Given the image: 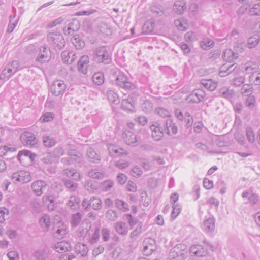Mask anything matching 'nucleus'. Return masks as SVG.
Instances as JSON below:
<instances>
[{
	"mask_svg": "<svg viewBox=\"0 0 260 260\" xmlns=\"http://www.w3.org/2000/svg\"><path fill=\"white\" fill-rule=\"evenodd\" d=\"M246 134L247 140L250 143H253L255 141V135L251 127H246Z\"/></svg>",
	"mask_w": 260,
	"mask_h": 260,
	"instance_id": "56",
	"label": "nucleus"
},
{
	"mask_svg": "<svg viewBox=\"0 0 260 260\" xmlns=\"http://www.w3.org/2000/svg\"><path fill=\"white\" fill-rule=\"evenodd\" d=\"M47 186V184L43 181L37 180L31 184L33 192L37 196H41L43 193V190Z\"/></svg>",
	"mask_w": 260,
	"mask_h": 260,
	"instance_id": "19",
	"label": "nucleus"
},
{
	"mask_svg": "<svg viewBox=\"0 0 260 260\" xmlns=\"http://www.w3.org/2000/svg\"><path fill=\"white\" fill-rule=\"evenodd\" d=\"M121 107L124 110L132 112L135 111L131 99H123L121 102Z\"/></svg>",
	"mask_w": 260,
	"mask_h": 260,
	"instance_id": "35",
	"label": "nucleus"
},
{
	"mask_svg": "<svg viewBox=\"0 0 260 260\" xmlns=\"http://www.w3.org/2000/svg\"><path fill=\"white\" fill-rule=\"evenodd\" d=\"M88 176L94 179H102L104 176V173L103 171L95 168L89 171Z\"/></svg>",
	"mask_w": 260,
	"mask_h": 260,
	"instance_id": "38",
	"label": "nucleus"
},
{
	"mask_svg": "<svg viewBox=\"0 0 260 260\" xmlns=\"http://www.w3.org/2000/svg\"><path fill=\"white\" fill-rule=\"evenodd\" d=\"M107 97L109 102L114 105H118L120 103L118 94L113 90H108L107 92Z\"/></svg>",
	"mask_w": 260,
	"mask_h": 260,
	"instance_id": "31",
	"label": "nucleus"
},
{
	"mask_svg": "<svg viewBox=\"0 0 260 260\" xmlns=\"http://www.w3.org/2000/svg\"><path fill=\"white\" fill-rule=\"evenodd\" d=\"M114 228L116 232L121 236H126L128 232L127 224L123 221L116 222L115 224Z\"/></svg>",
	"mask_w": 260,
	"mask_h": 260,
	"instance_id": "20",
	"label": "nucleus"
},
{
	"mask_svg": "<svg viewBox=\"0 0 260 260\" xmlns=\"http://www.w3.org/2000/svg\"><path fill=\"white\" fill-rule=\"evenodd\" d=\"M252 92L253 88L250 84H244L241 89V93L242 94L250 95Z\"/></svg>",
	"mask_w": 260,
	"mask_h": 260,
	"instance_id": "54",
	"label": "nucleus"
},
{
	"mask_svg": "<svg viewBox=\"0 0 260 260\" xmlns=\"http://www.w3.org/2000/svg\"><path fill=\"white\" fill-rule=\"evenodd\" d=\"M115 204L116 207L118 209L123 211V212H126L129 210L128 205L122 200H120L119 199H116L115 200Z\"/></svg>",
	"mask_w": 260,
	"mask_h": 260,
	"instance_id": "39",
	"label": "nucleus"
},
{
	"mask_svg": "<svg viewBox=\"0 0 260 260\" xmlns=\"http://www.w3.org/2000/svg\"><path fill=\"white\" fill-rule=\"evenodd\" d=\"M51 153L56 160L63 154L64 151L61 147H57Z\"/></svg>",
	"mask_w": 260,
	"mask_h": 260,
	"instance_id": "62",
	"label": "nucleus"
},
{
	"mask_svg": "<svg viewBox=\"0 0 260 260\" xmlns=\"http://www.w3.org/2000/svg\"><path fill=\"white\" fill-rule=\"evenodd\" d=\"M85 188L89 191H94L98 188V182L93 181H88L85 184Z\"/></svg>",
	"mask_w": 260,
	"mask_h": 260,
	"instance_id": "51",
	"label": "nucleus"
},
{
	"mask_svg": "<svg viewBox=\"0 0 260 260\" xmlns=\"http://www.w3.org/2000/svg\"><path fill=\"white\" fill-rule=\"evenodd\" d=\"M175 26L181 31H184L188 27L187 21L183 19H177L174 21Z\"/></svg>",
	"mask_w": 260,
	"mask_h": 260,
	"instance_id": "37",
	"label": "nucleus"
},
{
	"mask_svg": "<svg viewBox=\"0 0 260 260\" xmlns=\"http://www.w3.org/2000/svg\"><path fill=\"white\" fill-rule=\"evenodd\" d=\"M93 82L98 85H102L104 82V74L102 72H97L92 76Z\"/></svg>",
	"mask_w": 260,
	"mask_h": 260,
	"instance_id": "41",
	"label": "nucleus"
},
{
	"mask_svg": "<svg viewBox=\"0 0 260 260\" xmlns=\"http://www.w3.org/2000/svg\"><path fill=\"white\" fill-rule=\"evenodd\" d=\"M31 179L30 173L23 170L14 172L11 175V179L14 183H26L30 182Z\"/></svg>",
	"mask_w": 260,
	"mask_h": 260,
	"instance_id": "4",
	"label": "nucleus"
},
{
	"mask_svg": "<svg viewBox=\"0 0 260 260\" xmlns=\"http://www.w3.org/2000/svg\"><path fill=\"white\" fill-rule=\"evenodd\" d=\"M201 83L206 89L210 91L214 90L217 86V82L212 79H203Z\"/></svg>",
	"mask_w": 260,
	"mask_h": 260,
	"instance_id": "26",
	"label": "nucleus"
},
{
	"mask_svg": "<svg viewBox=\"0 0 260 260\" xmlns=\"http://www.w3.org/2000/svg\"><path fill=\"white\" fill-rule=\"evenodd\" d=\"M205 96V93L202 90H196L188 97L189 102L198 103L201 102Z\"/></svg>",
	"mask_w": 260,
	"mask_h": 260,
	"instance_id": "16",
	"label": "nucleus"
},
{
	"mask_svg": "<svg viewBox=\"0 0 260 260\" xmlns=\"http://www.w3.org/2000/svg\"><path fill=\"white\" fill-rule=\"evenodd\" d=\"M66 85L64 82L62 80H56L51 85L50 90L51 93L55 95L59 96L62 95L66 90Z\"/></svg>",
	"mask_w": 260,
	"mask_h": 260,
	"instance_id": "9",
	"label": "nucleus"
},
{
	"mask_svg": "<svg viewBox=\"0 0 260 260\" xmlns=\"http://www.w3.org/2000/svg\"><path fill=\"white\" fill-rule=\"evenodd\" d=\"M52 248L57 252L62 253L71 250L72 246L69 242L62 241L54 244Z\"/></svg>",
	"mask_w": 260,
	"mask_h": 260,
	"instance_id": "12",
	"label": "nucleus"
},
{
	"mask_svg": "<svg viewBox=\"0 0 260 260\" xmlns=\"http://www.w3.org/2000/svg\"><path fill=\"white\" fill-rule=\"evenodd\" d=\"M91 232H92V236L88 239V241L90 243L92 244L96 242L99 239V229L98 228H95L94 230L87 231V233H88L89 235L91 234Z\"/></svg>",
	"mask_w": 260,
	"mask_h": 260,
	"instance_id": "32",
	"label": "nucleus"
},
{
	"mask_svg": "<svg viewBox=\"0 0 260 260\" xmlns=\"http://www.w3.org/2000/svg\"><path fill=\"white\" fill-rule=\"evenodd\" d=\"M260 37L258 35H254L250 37L248 40V46L250 48L255 47L259 43Z\"/></svg>",
	"mask_w": 260,
	"mask_h": 260,
	"instance_id": "46",
	"label": "nucleus"
},
{
	"mask_svg": "<svg viewBox=\"0 0 260 260\" xmlns=\"http://www.w3.org/2000/svg\"><path fill=\"white\" fill-rule=\"evenodd\" d=\"M215 218L212 216H206L203 225V229L207 233H211L215 229Z\"/></svg>",
	"mask_w": 260,
	"mask_h": 260,
	"instance_id": "13",
	"label": "nucleus"
},
{
	"mask_svg": "<svg viewBox=\"0 0 260 260\" xmlns=\"http://www.w3.org/2000/svg\"><path fill=\"white\" fill-rule=\"evenodd\" d=\"M39 223L42 228L48 230L50 226V219L49 216L47 214L43 215L39 220Z\"/></svg>",
	"mask_w": 260,
	"mask_h": 260,
	"instance_id": "34",
	"label": "nucleus"
},
{
	"mask_svg": "<svg viewBox=\"0 0 260 260\" xmlns=\"http://www.w3.org/2000/svg\"><path fill=\"white\" fill-rule=\"evenodd\" d=\"M14 74L15 70H13L10 69V68L7 66L6 68L3 70L0 75V79L1 80H8Z\"/></svg>",
	"mask_w": 260,
	"mask_h": 260,
	"instance_id": "36",
	"label": "nucleus"
},
{
	"mask_svg": "<svg viewBox=\"0 0 260 260\" xmlns=\"http://www.w3.org/2000/svg\"><path fill=\"white\" fill-rule=\"evenodd\" d=\"M20 139L22 144L28 147H31L37 144L38 140L35 135L30 132H25L21 134Z\"/></svg>",
	"mask_w": 260,
	"mask_h": 260,
	"instance_id": "6",
	"label": "nucleus"
},
{
	"mask_svg": "<svg viewBox=\"0 0 260 260\" xmlns=\"http://www.w3.org/2000/svg\"><path fill=\"white\" fill-rule=\"evenodd\" d=\"M165 129L167 130V133L169 135H175L177 132L176 125L172 123L170 119L166 120Z\"/></svg>",
	"mask_w": 260,
	"mask_h": 260,
	"instance_id": "29",
	"label": "nucleus"
},
{
	"mask_svg": "<svg viewBox=\"0 0 260 260\" xmlns=\"http://www.w3.org/2000/svg\"><path fill=\"white\" fill-rule=\"evenodd\" d=\"M186 253V245L179 243L171 249L169 253V257L171 260H184Z\"/></svg>",
	"mask_w": 260,
	"mask_h": 260,
	"instance_id": "1",
	"label": "nucleus"
},
{
	"mask_svg": "<svg viewBox=\"0 0 260 260\" xmlns=\"http://www.w3.org/2000/svg\"><path fill=\"white\" fill-rule=\"evenodd\" d=\"M142 223L141 222H139L137 226L132 232L130 234V238L131 239H134L139 235H140L142 232Z\"/></svg>",
	"mask_w": 260,
	"mask_h": 260,
	"instance_id": "59",
	"label": "nucleus"
},
{
	"mask_svg": "<svg viewBox=\"0 0 260 260\" xmlns=\"http://www.w3.org/2000/svg\"><path fill=\"white\" fill-rule=\"evenodd\" d=\"M242 197H247L248 200L252 204H255L258 201V196L256 194L247 191H244L242 194Z\"/></svg>",
	"mask_w": 260,
	"mask_h": 260,
	"instance_id": "40",
	"label": "nucleus"
},
{
	"mask_svg": "<svg viewBox=\"0 0 260 260\" xmlns=\"http://www.w3.org/2000/svg\"><path fill=\"white\" fill-rule=\"evenodd\" d=\"M75 251L77 254L81 256H85L88 252V248L86 244L78 243L75 246Z\"/></svg>",
	"mask_w": 260,
	"mask_h": 260,
	"instance_id": "23",
	"label": "nucleus"
},
{
	"mask_svg": "<svg viewBox=\"0 0 260 260\" xmlns=\"http://www.w3.org/2000/svg\"><path fill=\"white\" fill-rule=\"evenodd\" d=\"M54 230V236L59 239L63 238L68 233L67 225L61 222L55 225Z\"/></svg>",
	"mask_w": 260,
	"mask_h": 260,
	"instance_id": "14",
	"label": "nucleus"
},
{
	"mask_svg": "<svg viewBox=\"0 0 260 260\" xmlns=\"http://www.w3.org/2000/svg\"><path fill=\"white\" fill-rule=\"evenodd\" d=\"M214 44V41L208 38L205 39L201 42V46L205 50H207L212 47Z\"/></svg>",
	"mask_w": 260,
	"mask_h": 260,
	"instance_id": "49",
	"label": "nucleus"
},
{
	"mask_svg": "<svg viewBox=\"0 0 260 260\" xmlns=\"http://www.w3.org/2000/svg\"><path fill=\"white\" fill-rule=\"evenodd\" d=\"M190 252L198 257L205 256L207 251L201 245H192L190 247Z\"/></svg>",
	"mask_w": 260,
	"mask_h": 260,
	"instance_id": "21",
	"label": "nucleus"
},
{
	"mask_svg": "<svg viewBox=\"0 0 260 260\" xmlns=\"http://www.w3.org/2000/svg\"><path fill=\"white\" fill-rule=\"evenodd\" d=\"M156 247L155 241L153 239H145L143 242V252L144 254L149 255L155 250Z\"/></svg>",
	"mask_w": 260,
	"mask_h": 260,
	"instance_id": "10",
	"label": "nucleus"
},
{
	"mask_svg": "<svg viewBox=\"0 0 260 260\" xmlns=\"http://www.w3.org/2000/svg\"><path fill=\"white\" fill-rule=\"evenodd\" d=\"M50 58V49L45 46H41L39 48V52L36 58V61L42 64L48 61Z\"/></svg>",
	"mask_w": 260,
	"mask_h": 260,
	"instance_id": "8",
	"label": "nucleus"
},
{
	"mask_svg": "<svg viewBox=\"0 0 260 260\" xmlns=\"http://www.w3.org/2000/svg\"><path fill=\"white\" fill-rule=\"evenodd\" d=\"M154 23L151 21L146 22L143 27V32L144 34H149L152 32L154 28Z\"/></svg>",
	"mask_w": 260,
	"mask_h": 260,
	"instance_id": "45",
	"label": "nucleus"
},
{
	"mask_svg": "<svg viewBox=\"0 0 260 260\" xmlns=\"http://www.w3.org/2000/svg\"><path fill=\"white\" fill-rule=\"evenodd\" d=\"M115 81L118 86L123 89L132 90L135 88V85L129 81L128 77L123 73H118Z\"/></svg>",
	"mask_w": 260,
	"mask_h": 260,
	"instance_id": "5",
	"label": "nucleus"
},
{
	"mask_svg": "<svg viewBox=\"0 0 260 260\" xmlns=\"http://www.w3.org/2000/svg\"><path fill=\"white\" fill-rule=\"evenodd\" d=\"M223 58L228 62H232L238 57V54L231 49H226L223 54Z\"/></svg>",
	"mask_w": 260,
	"mask_h": 260,
	"instance_id": "27",
	"label": "nucleus"
},
{
	"mask_svg": "<svg viewBox=\"0 0 260 260\" xmlns=\"http://www.w3.org/2000/svg\"><path fill=\"white\" fill-rule=\"evenodd\" d=\"M63 182L66 187L68 188L70 191L73 192L76 190L78 186L77 183L68 179H64Z\"/></svg>",
	"mask_w": 260,
	"mask_h": 260,
	"instance_id": "43",
	"label": "nucleus"
},
{
	"mask_svg": "<svg viewBox=\"0 0 260 260\" xmlns=\"http://www.w3.org/2000/svg\"><path fill=\"white\" fill-rule=\"evenodd\" d=\"M89 205L94 210H99L102 207V202L99 197L93 196L90 199Z\"/></svg>",
	"mask_w": 260,
	"mask_h": 260,
	"instance_id": "30",
	"label": "nucleus"
},
{
	"mask_svg": "<svg viewBox=\"0 0 260 260\" xmlns=\"http://www.w3.org/2000/svg\"><path fill=\"white\" fill-rule=\"evenodd\" d=\"M95 60L98 62L105 64H109L111 62V58L106 47L101 46L96 49Z\"/></svg>",
	"mask_w": 260,
	"mask_h": 260,
	"instance_id": "3",
	"label": "nucleus"
},
{
	"mask_svg": "<svg viewBox=\"0 0 260 260\" xmlns=\"http://www.w3.org/2000/svg\"><path fill=\"white\" fill-rule=\"evenodd\" d=\"M113 185L114 182L112 180H109L103 182L101 184V187L103 191H107L110 190Z\"/></svg>",
	"mask_w": 260,
	"mask_h": 260,
	"instance_id": "61",
	"label": "nucleus"
},
{
	"mask_svg": "<svg viewBox=\"0 0 260 260\" xmlns=\"http://www.w3.org/2000/svg\"><path fill=\"white\" fill-rule=\"evenodd\" d=\"M150 129L152 138L156 141H159L163 136V129L157 123L152 124Z\"/></svg>",
	"mask_w": 260,
	"mask_h": 260,
	"instance_id": "15",
	"label": "nucleus"
},
{
	"mask_svg": "<svg viewBox=\"0 0 260 260\" xmlns=\"http://www.w3.org/2000/svg\"><path fill=\"white\" fill-rule=\"evenodd\" d=\"M249 13L252 16L260 15V3L254 5L249 10Z\"/></svg>",
	"mask_w": 260,
	"mask_h": 260,
	"instance_id": "53",
	"label": "nucleus"
},
{
	"mask_svg": "<svg viewBox=\"0 0 260 260\" xmlns=\"http://www.w3.org/2000/svg\"><path fill=\"white\" fill-rule=\"evenodd\" d=\"M173 210L172 211L171 216L172 217L176 218L180 213L181 211V206L179 204H173Z\"/></svg>",
	"mask_w": 260,
	"mask_h": 260,
	"instance_id": "60",
	"label": "nucleus"
},
{
	"mask_svg": "<svg viewBox=\"0 0 260 260\" xmlns=\"http://www.w3.org/2000/svg\"><path fill=\"white\" fill-rule=\"evenodd\" d=\"M80 199L75 196H72L70 197L67 204L72 210H77L79 207Z\"/></svg>",
	"mask_w": 260,
	"mask_h": 260,
	"instance_id": "25",
	"label": "nucleus"
},
{
	"mask_svg": "<svg viewBox=\"0 0 260 260\" xmlns=\"http://www.w3.org/2000/svg\"><path fill=\"white\" fill-rule=\"evenodd\" d=\"M105 216L109 220L114 221L117 219L118 213L116 211L109 210L107 211Z\"/></svg>",
	"mask_w": 260,
	"mask_h": 260,
	"instance_id": "55",
	"label": "nucleus"
},
{
	"mask_svg": "<svg viewBox=\"0 0 260 260\" xmlns=\"http://www.w3.org/2000/svg\"><path fill=\"white\" fill-rule=\"evenodd\" d=\"M125 216L131 229L133 228V227L138 223L137 219L133 217L131 214H125Z\"/></svg>",
	"mask_w": 260,
	"mask_h": 260,
	"instance_id": "57",
	"label": "nucleus"
},
{
	"mask_svg": "<svg viewBox=\"0 0 260 260\" xmlns=\"http://www.w3.org/2000/svg\"><path fill=\"white\" fill-rule=\"evenodd\" d=\"M89 62V59L87 56L83 55L81 56L78 61V71L80 73L85 74L87 73Z\"/></svg>",
	"mask_w": 260,
	"mask_h": 260,
	"instance_id": "18",
	"label": "nucleus"
},
{
	"mask_svg": "<svg viewBox=\"0 0 260 260\" xmlns=\"http://www.w3.org/2000/svg\"><path fill=\"white\" fill-rule=\"evenodd\" d=\"M82 219V215L81 213L77 212L72 215L71 223L73 226H77L80 223Z\"/></svg>",
	"mask_w": 260,
	"mask_h": 260,
	"instance_id": "44",
	"label": "nucleus"
},
{
	"mask_svg": "<svg viewBox=\"0 0 260 260\" xmlns=\"http://www.w3.org/2000/svg\"><path fill=\"white\" fill-rule=\"evenodd\" d=\"M219 94L221 96L230 100L232 98L233 91L229 90L227 87H223L220 89Z\"/></svg>",
	"mask_w": 260,
	"mask_h": 260,
	"instance_id": "52",
	"label": "nucleus"
},
{
	"mask_svg": "<svg viewBox=\"0 0 260 260\" xmlns=\"http://www.w3.org/2000/svg\"><path fill=\"white\" fill-rule=\"evenodd\" d=\"M61 58L63 62L71 64L76 59L77 56L73 52L64 51L61 53Z\"/></svg>",
	"mask_w": 260,
	"mask_h": 260,
	"instance_id": "22",
	"label": "nucleus"
},
{
	"mask_svg": "<svg viewBox=\"0 0 260 260\" xmlns=\"http://www.w3.org/2000/svg\"><path fill=\"white\" fill-rule=\"evenodd\" d=\"M257 68L258 66L256 63L253 62H248L244 64V70L246 73L249 74L257 70Z\"/></svg>",
	"mask_w": 260,
	"mask_h": 260,
	"instance_id": "42",
	"label": "nucleus"
},
{
	"mask_svg": "<svg viewBox=\"0 0 260 260\" xmlns=\"http://www.w3.org/2000/svg\"><path fill=\"white\" fill-rule=\"evenodd\" d=\"M48 42L58 49H62L65 46V41L62 35L58 32H49L47 35Z\"/></svg>",
	"mask_w": 260,
	"mask_h": 260,
	"instance_id": "2",
	"label": "nucleus"
},
{
	"mask_svg": "<svg viewBox=\"0 0 260 260\" xmlns=\"http://www.w3.org/2000/svg\"><path fill=\"white\" fill-rule=\"evenodd\" d=\"M173 9L177 13L181 14L184 12L185 7L184 5L181 4L180 2H177L174 4Z\"/></svg>",
	"mask_w": 260,
	"mask_h": 260,
	"instance_id": "63",
	"label": "nucleus"
},
{
	"mask_svg": "<svg viewBox=\"0 0 260 260\" xmlns=\"http://www.w3.org/2000/svg\"><path fill=\"white\" fill-rule=\"evenodd\" d=\"M71 41L77 49H80L85 46L84 42L81 39L78 35H74Z\"/></svg>",
	"mask_w": 260,
	"mask_h": 260,
	"instance_id": "33",
	"label": "nucleus"
},
{
	"mask_svg": "<svg viewBox=\"0 0 260 260\" xmlns=\"http://www.w3.org/2000/svg\"><path fill=\"white\" fill-rule=\"evenodd\" d=\"M34 256L37 260H45L47 254L43 249H39L34 252Z\"/></svg>",
	"mask_w": 260,
	"mask_h": 260,
	"instance_id": "48",
	"label": "nucleus"
},
{
	"mask_svg": "<svg viewBox=\"0 0 260 260\" xmlns=\"http://www.w3.org/2000/svg\"><path fill=\"white\" fill-rule=\"evenodd\" d=\"M43 142L47 147H51L55 144V140L52 137L48 136H44L43 137Z\"/></svg>",
	"mask_w": 260,
	"mask_h": 260,
	"instance_id": "47",
	"label": "nucleus"
},
{
	"mask_svg": "<svg viewBox=\"0 0 260 260\" xmlns=\"http://www.w3.org/2000/svg\"><path fill=\"white\" fill-rule=\"evenodd\" d=\"M82 155L77 153L74 150H71L68 152V156L61 159V162L65 165H71L74 162H80L82 161Z\"/></svg>",
	"mask_w": 260,
	"mask_h": 260,
	"instance_id": "7",
	"label": "nucleus"
},
{
	"mask_svg": "<svg viewBox=\"0 0 260 260\" xmlns=\"http://www.w3.org/2000/svg\"><path fill=\"white\" fill-rule=\"evenodd\" d=\"M156 112L162 117H169L171 116L170 112L164 108H158L155 110Z\"/></svg>",
	"mask_w": 260,
	"mask_h": 260,
	"instance_id": "58",
	"label": "nucleus"
},
{
	"mask_svg": "<svg viewBox=\"0 0 260 260\" xmlns=\"http://www.w3.org/2000/svg\"><path fill=\"white\" fill-rule=\"evenodd\" d=\"M123 138L126 144L133 146H137L139 141L137 136L131 131H125Z\"/></svg>",
	"mask_w": 260,
	"mask_h": 260,
	"instance_id": "11",
	"label": "nucleus"
},
{
	"mask_svg": "<svg viewBox=\"0 0 260 260\" xmlns=\"http://www.w3.org/2000/svg\"><path fill=\"white\" fill-rule=\"evenodd\" d=\"M42 161L46 164H51L55 161V159L51 152L44 154L41 159Z\"/></svg>",
	"mask_w": 260,
	"mask_h": 260,
	"instance_id": "50",
	"label": "nucleus"
},
{
	"mask_svg": "<svg viewBox=\"0 0 260 260\" xmlns=\"http://www.w3.org/2000/svg\"><path fill=\"white\" fill-rule=\"evenodd\" d=\"M79 28V24L77 21L71 22L63 28V33L65 36L74 35V32Z\"/></svg>",
	"mask_w": 260,
	"mask_h": 260,
	"instance_id": "17",
	"label": "nucleus"
},
{
	"mask_svg": "<svg viewBox=\"0 0 260 260\" xmlns=\"http://www.w3.org/2000/svg\"><path fill=\"white\" fill-rule=\"evenodd\" d=\"M108 149L110 155L114 157L120 156L124 153L123 148H119L111 144L108 145ZM125 154H126V153H125Z\"/></svg>",
	"mask_w": 260,
	"mask_h": 260,
	"instance_id": "24",
	"label": "nucleus"
},
{
	"mask_svg": "<svg viewBox=\"0 0 260 260\" xmlns=\"http://www.w3.org/2000/svg\"><path fill=\"white\" fill-rule=\"evenodd\" d=\"M31 207L33 212L36 213H39L41 210V204L37 200H34L31 202Z\"/></svg>",
	"mask_w": 260,
	"mask_h": 260,
	"instance_id": "64",
	"label": "nucleus"
},
{
	"mask_svg": "<svg viewBox=\"0 0 260 260\" xmlns=\"http://www.w3.org/2000/svg\"><path fill=\"white\" fill-rule=\"evenodd\" d=\"M86 155L89 161L90 162L98 163L101 160L100 156L91 148L87 150Z\"/></svg>",
	"mask_w": 260,
	"mask_h": 260,
	"instance_id": "28",
	"label": "nucleus"
}]
</instances>
